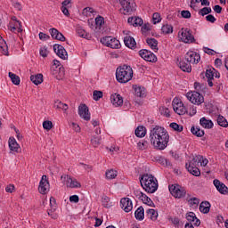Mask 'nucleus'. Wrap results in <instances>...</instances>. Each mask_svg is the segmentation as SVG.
I'll return each mask as SVG.
<instances>
[{
  "instance_id": "58",
  "label": "nucleus",
  "mask_w": 228,
  "mask_h": 228,
  "mask_svg": "<svg viewBox=\"0 0 228 228\" xmlns=\"http://www.w3.org/2000/svg\"><path fill=\"white\" fill-rule=\"evenodd\" d=\"M149 31H151V24H144L142 27V35H147V33H149Z\"/></svg>"
},
{
  "instance_id": "34",
  "label": "nucleus",
  "mask_w": 228,
  "mask_h": 228,
  "mask_svg": "<svg viewBox=\"0 0 228 228\" xmlns=\"http://www.w3.org/2000/svg\"><path fill=\"white\" fill-rule=\"evenodd\" d=\"M191 132L194 134V136H198V138H202V136H204V130L200 129V127L192 126L191 128Z\"/></svg>"
},
{
  "instance_id": "2",
  "label": "nucleus",
  "mask_w": 228,
  "mask_h": 228,
  "mask_svg": "<svg viewBox=\"0 0 228 228\" xmlns=\"http://www.w3.org/2000/svg\"><path fill=\"white\" fill-rule=\"evenodd\" d=\"M140 183L147 193H156L158 191V179L152 175H142L140 178Z\"/></svg>"
},
{
  "instance_id": "11",
  "label": "nucleus",
  "mask_w": 228,
  "mask_h": 228,
  "mask_svg": "<svg viewBox=\"0 0 228 228\" xmlns=\"http://www.w3.org/2000/svg\"><path fill=\"white\" fill-rule=\"evenodd\" d=\"M139 55L141 58H142V60H145V61H150L151 63H156L158 61V57H156V54L148 50H140Z\"/></svg>"
},
{
  "instance_id": "22",
  "label": "nucleus",
  "mask_w": 228,
  "mask_h": 228,
  "mask_svg": "<svg viewBox=\"0 0 228 228\" xmlns=\"http://www.w3.org/2000/svg\"><path fill=\"white\" fill-rule=\"evenodd\" d=\"M9 148L10 151H12V152H20V146L19 145V143L17 142V140H15V138L11 137L9 138Z\"/></svg>"
},
{
  "instance_id": "19",
  "label": "nucleus",
  "mask_w": 228,
  "mask_h": 228,
  "mask_svg": "<svg viewBox=\"0 0 228 228\" xmlns=\"http://www.w3.org/2000/svg\"><path fill=\"white\" fill-rule=\"evenodd\" d=\"M8 29L12 33H22V24L20 21H11L8 25Z\"/></svg>"
},
{
  "instance_id": "44",
  "label": "nucleus",
  "mask_w": 228,
  "mask_h": 228,
  "mask_svg": "<svg viewBox=\"0 0 228 228\" xmlns=\"http://www.w3.org/2000/svg\"><path fill=\"white\" fill-rule=\"evenodd\" d=\"M91 145H93V147H99V145H101V136H93L91 138Z\"/></svg>"
},
{
  "instance_id": "36",
  "label": "nucleus",
  "mask_w": 228,
  "mask_h": 228,
  "mask_svg": "<svg viewBox=\"0 0 228 228\" xmlns=\"http://www.w3.org/2000/svg\"><path fill=\"white\" fill-rule=\"evenodd\" d=\"M9 77L13 85H16V86L20 85V77H19V76L12 72H9Z\"/></svg>"
},
{
  "instance_id": "6",
  "label": "nucleus",
  "mask_w": 228,
  "mask_h": 228,
  "mask_svg": "<svg viewBox=\"0 0 228 228\" xmlns=\"http://www.w3.org/2000/svg\"><path fill=\"white\" fill-rule=\"evenodd\" d=\"M119 4H121L123 8L124 15L133 13L136 8V3H134V0H119Z\"/></svg>"
},
{
  "instance_id": "45",
  "label": "nucleus",
  "mask_w": 228,
  "mask_h": 228,
  "mask_svg": "<svg viewBox=\"0 0 228 228\" xmlns=\"http://www.w3.org/2000/svg\"><path fill=\"white\" fill-rule=\"evenodd\" d=\"M169 127H171V129H174V131H177V133H183V129H184V127L177 123H171L169 125Z\"/></svg>"
},
{
  "instance_id": "21",
  "label": "nucleus",
  "mask_w": 228,
  "mask_h": 228,
  "mask_svg": "<svg viewBox=\"0 0 228 228\" xmlns=\"http://www.w3.org/2000/svg\"><path fill=\"white\" fill-rule=\"evenodd\" d=\"M49 32H50L52 38H53L54 40H60L61 42H65V36H63V34H61V32H59L58 29L54 28H50Z\"/></svg>"
},
{
  "instance_id": "26",
  "label": "nucleus",
  "mask_w": 228,
  "mask_h": 228,
  "mask_svg": "<svg viewBox=\"0 0 228 228\" xmlns=\"http://www.w3.org/2000/svg\"><path fill=\"white\" fill-rule=\"evenodd\" d=\"M178 66L183 72H191V64L186 61V59L181 61Z\"/></svg>"
},
{
  "instance_id": "60",
  "label": "nucleus",
  "mask_w": 228,
  "mask_h": 228,
  "mask_svg": "<svg viewBox=\"0 0 228 228\" xmlns=\"http://www.w3.org/2000/svg\"><path fill=\"white\" fill-rule=\"evenodd\" d=\"M145 193L142 192L141 191L139 190H135L134 191V197H136V199H139V200H142V198L143 197Z\"/></svg>"
},
{
  "instance_id": "52",
  "label": "nucleus",
  "mask_w": 228,
  "mask_h": 228,
  "mask_svg": "<svg viewBox=\"0 0 228 228\" xmlns=\"http://www.w3.org/2000/svg\"><path fill=\"white\" fill-rule=\"evenodd\" d=\"M43 127L46 131H51L53 129V121H44Z\"/></svg>"
},
{
  "instance_id": "57",
  "label": "nucleus",
  "mask_w": 228,
  "mask_h": 228,
  "mask_svg": "<svg viewBox=\"0 0 228 228\" xmlns=\"http://www.w3.org/2000/svg\"><path fill=\"white\" fill-rule=\"evenodd\" d=\"M153 24H158V22H161V16L158 12H154L152 15Z\"/></svg>"
},
{
  "instance_id": "27",
  "label": "nucleus",
  "mask_w": 228,
  "mask_h": 228,
  "mask_svg": "<svg viewBox=\"0 0 228 228\" xmlns=\"http://www.w3.org/2000/svg\"><path fill=\"white\" fill-rule=\"evenodd\" d=\"M0 51L4 56H9L8 53V45H6V41L3 39V37L0 36Z\"/></svg>"
},
{
  "instance_id": "43",
  "label": "nucleus",
  "mask_w": 228,
  "mask_h": 228,
  "mask_svg": "<svg viewBox=\"0 0 228 228\" xmlns=\"http://www.w3.org/2000/svg\"><path fill=\"white\" fill-rule=\"evenodd\" d=\"M117 171L113 169L107 170L105 173L106 179H115L117 177Z\"/></svg>"
},
{
  "instance_id": "61",
  "label": "nucleus",
  "mask_w": 228,
  "mask_h": 228,
  "mask_svg": "<svg viewBox=\"0 0 228 228\" xmlns=\"http://www.w3.org/2000/svg\"><path fill=\"white\" fill-rule=\"evenodd\" d=\"M181 15L183 19H191V12H190V11H182Z\"/></svg>"
},
{
  "instance_id": "62",
  "label": "nucleus",
  "mask_w": 228,
  "mask_h": 228,
  "mask_svg": "<svg viewBox=\"0 0 228 228\" xmlns=\"http://www.w3.org/2000/svg\"><path fill=\"white\" fill-rule=\"evenodd\" d=\"M142 24H143V20H142L140 17H134V26H142Z\"/></svg>"
},
{
  "instance_id": "38",
  "label": "nucleus",
  "mask_w": 228,
  "mask_h": 228,
  "mask_svg": "<svg viewBox=\"0 0 228 228\" xmlns=\"http://www.w3.org/2000/svg\"><path fill=\"white\" fill-rule=\"evenodd\" d=\"M141 200H142V202H143V204H146V206H150L151 208H154V201H152V200H151V198H149L145 194L142 195V197L141 198Z\"/></svg>"
},
{
  "instance_id": "32",
  "label": "nucleus",
  "mask_w": 228,
  "mask_h": 228,
  "mask_svg": "<svg viewBox=\"0 0 228 228\" xmlns=\"http://www.w3.org/2000/svg\"><path fill=\"white\" fill-rule=\"evenodd\" d=\"M30 81L34 83V85H41V83L44 82V76L42 74H37V75H32L30 77Z\"/></svg>"
},
{
  "instance_id": "33",
  "label": "nucleus",
  "mask_w": 228,
  "mask_h": 228,
  "mask_svg": "<svg viewBox=\"0 0 228 228\" xmlns=\"http://www.w3.org/2000/svg\"><path fill=\"white\" fill-rule=\"evenodd\" d=\"M53 108H55V110H62L63 111H67L69 110V105L61 102L60 100H56L53 103Z\"/></svg>"
},
{
  "instance_id": "24",
  "label": "nucleus",
  "mask_w": 228,
  "mask_h": 228,
  "mask_svg": "<svg viewBox=\"0 0 228 228\" xmlns=\"http://www.w3.org/2000/svg\"><path fill=\"white\" fill-rule=\"evenodd\" d=\"M200 125L201 127H204V129H213V126H215L213 121L207 118L206 117H203L200 119Z\"/></svg>"
},
{
  "instance_id": "13",
  "label": "nucleus",
  "mask_w": 228,
  "mask_h": 228,
  "mask_svg": "<svg viewBox=\"0 0 228 228\" xmlns=\"http://www.w3.org/2000/svg\"><path fill=\"white\" fill-rule=\"evenodd\" d=\"M49 180H47V175H44L41 178V181L39 183L38 186V191L42 195H45V193L49 192Z\"/></svg>"
},
{
  "instance_id": "7",
  "label": "nucleus",
  "mask_w": 228,
  "mask_h": 228,
  "mask_svg": "<svg viewBox=\"0 0 228 228\" xmlns=\"http://www.w3.org/2000/svg\"><path fill=\"white\" fill-rule=\"evenodd\" d=\"M101 43L110 49H118L120 47V41L115 37H103L101 38Z\"/></svg>"
},
{
  "instance_id": "8",
  "label": "nucleus",
  "mask_w": 228,
  "mask_h": 228,
  "mask_svg": "<svg viewBox=\"0 0 228 228\" xmlns=\"http://www.w3.org/2000/svg\"><path fill=\"white\" fill-rule=\"evenodd\" d=\"M172 106L174 111L176 112L177 115H184L185 113H188V110H186L179 98H174Z\"/></svg>"
},
{
  "instance_id": "35",
  "label": "nucleus",
  "mask_w": 228,
  "mask_h": 228,
  "mask_svg": "<svg viewBox=\"0 0 228 228\" xmlns=\"http://www.w3.org/2000/svg\"><path fill=\"white\" fill-rule=\"evenodd\" d=\"M146 42L152 51H158V40L154 38H148Z\"/></svg>"
},
{
  "instance_id": "4",
  "label": "nucleus",
  "mask_w": 228,
  "mask_h": 228,
  "mask_svg": "<svg viewBox=\"0 0 228 228\" xmlns=\"http://www.w3.org/2000/svg\"><path fill=\"white\" fill-rule=\"evenodd\" d=\"M178 38L184 44H193L195 37L191 35L190 28H182L178 33Z\"/></svg>"
},
{
  "instance_id": "5",
  "label": "nucleus",
  "mask_w": 228,
  "mask_h": 228,
  "mask_svg": "<svg viewBox=\"0 0 228 228\" xmlns=\"http://www.w3.org/2000/svg\"><path fill=\"white\" fill-rule=\"evenodd\" d=\"M186 98L191 104H196V106H200V104L204 102V96L197 91L188 92L186 94Z\"/></svg>"
},
{
  "instance_id": "1",
  "label": "nucleus",
  "mask_w": 228,
  "mask_h": 228,
  "mask_svg": "<svg viewBox=\"0 0 228 228\" xmlns=\"http://www.w3.org/2000/svg\"><path fill=\"white\" fill-rule=\"evenodd\" d=\"M150 142L155 149L165 151L168 147L170 135L165 127L156 126L150 130Z\"/></svg>"
},
{
  "instance_id": "46",
  "label": "nucleus",
  "mask_w": 228,
  "mask_h": 228,
  "mask_svg": "<svg viewBox=\"0 0 228 228\" xmlns=\"http://www.w3.org/2000/svg\"><path fill=\"white\" fill-rule=\"evenodd\" d=\"M149 147V142L142 140L137 143V148L139 151H145V149H148Z\"/></svg>"
},
{
  "instance_id": "59",
  "label": "nucleus",
  "mask_w": 228,
  "mask_h": 228,
  "mask_svg": "<svg viewBox=\"0 0 228 228\" xmlns=\"http://www.w3.org/2000/svg\"><path fill=\"white\" fill-rule=\"evenodd\" d=\"M159 161L164 167H170V161H168V159H165L163 157H159Z\"/></svg>"
},
{
  "instance_id": "49",
  "label": "nucleus",
  "mask_w": 228,
  "mask_h": 228,
  "mask_svg": "<svg viewBox=\"0 0 228 228\" xmlns=\"http://www.w3.org/2000/svg\"><path fill=\"white\" fill-rule=\"evenodd\" d=\"M211 7H204L200 10L199 13L200 15H202V17H204V15H208V13H211Z\"/></svg>"
},
{
  "instance_id": "37",
  "label": "nucleus",
  "mask_w": 228,
  "mask_h": 228,
  "mask_svg": "<svg viewBox=\"0 0 228 228\" xmlns=\"http://www.w3.org/2000/svg\"><path fill=\"white\" fill-rule=\"evenodd\" d=\"M134 88L136 97H143L145 95V89L143 87L135 86Z\"/></svg>"
},
{
  "instance_id": "23",
  "label": "nucleus",
  "mask_w": 228,
  "mask_h": 228,
  "mask_svg": "<svg viewBox=\"0 0 228 228\" xmlns=\"http://www.w3.org/2000/svg\"><path fill=\"white\" fill-rule=\"evenodd\" d=\"M124 44L128 49H134V47H136V41L134 40V37L131 36H126L124 37Z\"/></svg>"
},
{
  "instance_id": "12",
  "label": "nucleus",
  "mask_w": 228,
  "mask_h": 228,
  "mask_svg": "<svg viewBox=\"0 0 228 228\" xmlns=\"http://www.w3.org/2000/svg\"><path fill=\"white\" fill-rule=\"evenodd\" d=\"M184 59L191 65H197L200 61V55L197 52L191 51L186 53Z\"/></svg>"
},
{
  "instance_id": "63",
  "label": "nucleus",
  "mask_w": 228,
  "mask_h": 228,
  "mask_svg": "<svg viewBox=\"0 0 228 228\" xmlns=\"http://www.w3.org/2000/svg\"><path fill=\"white\" fill-rule=\"evenodd\" d=\"M39 39L42 40L43 42H45V40H49V35L40 32L39 33Z\"/></svg>"
},
{
  "instance_id": "30",
  "label": "nucleus",
  "mask_w": 228,
  "mask_h": 228,
  "mask_svg": "<svg viewBox=\"0 0 228 228\" xmlns=\"http://www.w3.org/2000/svg\"><path fill=\"white\" fill-rule=\"evenodd\" d=\"M134 216L136 220H143L145 218V210L143 209V207H139L135 212H134Z\"/></svg>"
},
{
  "instance_id": "41",
  "label": "nucleus",
  "mask_w": 228,
  "mask_h": 228,
  "mask_svg": "<svg viewBox=\"0 0 228 228\" xmlns=\"http://www.w3.org/2000/svg\"><path fill=\"white\" fill-rule=\"evenodd\" d=\"M217 124L221 127H228L227 119L225 118H224V116H218V118H217Z\"/></svg>"
},
{
  "instance_id": "48",
  "label": "nucleus",
  "mask_w": 228,
  "mask_h": 228,
  "mask_svg": "<svg viewBox=\"0 0 228 228\" xmlns=\"http://www.w3.org/2000/svg\"><path fill=\"white\" fill-rule=\"evenodd\" d=\"M82 13L86 17H91L92 13H95V10H94V8H92V7H86L83 10Z\"/></svg>"
},
{
  "instance_id": "10",
  "label": "nucleus",
  "mask_w": 228,
  "mask_h": 228,
  "mask_svg": "<svg viewBox=\"0 0 228 228\" xmlns=\"http://www.w3.org/2000/svg\"><path fill=\"white\" fill-rule=\"evenodd\" d=\"M61 179L68 188H81V183L77 182V180L73 179L67 175L61 176Z\"/></svg>"
},
{
  "instance_id": "14",
  "label": "nucleus",
  "mask_w": 228,
  "mask_h": 228,
  "mask_svg": "<svg viewBox=\"0 0 228 228\" xmlns=\"http://www.w3.org/2000/svg\"><path fill=\"white\" fill-rule=\"evenodd\" d=\"M195 163L196 162H193L192 159L191 160H188V162H186L185 167L190 174L195 175V177H200V170L195 166Z\"/></svg>"
},
{
  "instance_id": "56",
  "label": "nucleus",
  "mask_w": 228,
  "mask_h": 228,
  "mask_svg": "<svg viewBox=\"0 0 228 228\" xmlns=\"http://www.w3.org/2000/svg\"><path fill=\"white\" fill-rule=\"evenodd\" d=\"M95 24H96L97 28H101V26H102V24H104V18L102 16L96 17Z\"/></svg>"
},
{
  "instance_id": "54",
  "label": "nucleus",
  "mask_w": 228,
  "mask_h": 228,
  "mask_svg": "<svg viewBox=\"0 0 228 228\" xmlns=\"http://www.w3.org/2000/svg\"><path fill=\"white\" fill-rule=\"evenodd\" d=\"M186 219L188 220V222H195V220H197V216H195V213L193 212H189L186 215Z\"/></svg>"
},
{
  "instance_id": "18",
  "label": "nucleus",
  "mask_w": 228,
  "mask_h": 228,
  "mask_svg": "<svg viewBox=\"0 0 228 228\" xmlns=\"http://www.w3.org/2000/svg\"><path fill=\"white\" fill-rule=\"evenodd\" d=\"M214 186H216L217 191L221 193V195H227L228 194V188L224 185V183L220 182L218 179H215L213 181Z\"/></svg>"
},
{
  "instance_id": "51",
  "label": "nucleus",
  "mask_w": 228,
  "mask_h": 228,
  "mask_svg": "<svg viewBox=\"0 0 228 228\" xmlns=\"http://www.w3.org/2000/svg\"><path fill=\"white\" fill-rule=\"evenodd\" d=\"M206 77L208 79H213L215 77V69H207Z\"/></svg>"
},
{
  "instance_id": "25",
  "label": "nucleus",
  "mask_w": 228,
  "mask_h": 228,
  "mask_svg": "<svg viewBox=\"0 0 228 228\" xmlns=\"http://www.w3.org/2000/svg\"><path fill=\"white\" fill-rule=\"evenodd\" d=\"M51 74L56 79H61L63 77V71H61V68H58L56 66L51 67Z\"/></svg>"
},
{
  "instance_id": "39",
  "label": "nucleus",
  "mask_w": 228,
  "mask_h": 228,
  "mask_svg": "<svg viewBox=\"0 0 228 228\" xmlns=\"http://www.w3.org/2000/svg\"><path fill=\"white\" fill-rule=\"evenodd\" d=\"M77 33L81 38H90V34L86 33V30L81 27L77 28Z\"/></svg>"
},
{
  "instance_id": "53",
  "label": "nucleus",
  "mask_w": 228,
  "mask_h": 228,
  "mask_svg": "<svg viewBox=\"0 0 228 228\" xmlns=\"http://www.w3.org/2000/svg\"><path fill=\"white\" fill-rule=\"evenodd\" d=\"M200 202V200H199L198 198H191L188 200V203L190 206H199Z\"/></svg>"
},
{
  "instance_id": "17",
  "label": "nucleus",
  "mask_w": 228,
  "mask_h": 228,
  "mask_svg": "<svg viewBox=\"0 0 228 228\" xmlns=\"http://www.w3.org/2000/svg\"><path fill=\"white\" fill-rule=\"evenodd\" d=\"M78 115L79 117L84 118V120H90V110H88V106H86V104L80 105L78 107Z\"/></svg>"
},
{
  "instance_id": "42",
  "label": "nucleus",
  "mask_w": 228,
  "mask_h": 228,
  "mask_svg": "<svg viewBox=\"0 0 228 228\" xmlns=\"http://www.w3.org/2000/svg\"><path fill=\"white\" fill-rule=\"evenodd\" d=\"M147 216L151 218V220H157L158 219V212L154 209L151 208L146 211Z\"/></svg>"
},
{
  "instance_id": "3",
  "label": "nucleus",
  "mask_w": 228,
  "mask_h": 228,
  "mask_svg": "<svg viewBox=\"0 0 228 228\" xmlns=\"http://www.w3.org/2000/svg\"><path fill=\"white\" fill-rule=\"evenodd\" d=\"M116 78L118 83H129L133 79V68L131 66H119L116 70Z\"/></svg>"
},
{
  "instance_id": "47",
  "label": "nucleus",
  "mask_w": 228,
  "mask_h": 228,
  "mask_svg": "<svg viewBox=\"0 0 228 228\" xmlns=\"http://www.w3.org/2000/svg\"><path fill=\"white\" fill-rule=\"evenodd\" d=\"M102 203L104 208H111V202H110V197L103 195L102 197Z\"/></svg>"
},
{
  "instance_id": "15",
  "label": "nucleus",
  "mask_w": 228,
  "mask_h": 228,
  "mask_svg": "<svg viewBox=\"0 0 228 228\" xmlns=\"http://www.w3.org/2000/svg\"><path fill=\"white\" fill-rule=\"evenodd\" d=\"M120 207L125 213H129V211L133 210V201L129 198H122Z\"/></svg>"
},
{
  "instance_id": "50",
  "label": "nucleus",
  "mask_w": 228,
  "mask_h": 228,
  "mask_svg": "<svg viewBox=\"0 0 228 228\" xmlns=\"http://www.w3.org/2000/svg\"><path fill=\"white\" fill-rule=\"evenodd\" d=\"M93 99L94 101H99V99H102V91H94Z\"/></svg>"
},
{
  "instance_id": "20",
  "label": "nucleus",
  "mask_w": 228,
  "mask_h": 228,
  "mask_svg": "<svg viewBox=\"0 0 228 228\" xmlns=\"http://www.w3.org/2000/svg\"><path fill=\"white\" fill-rule=\"evenodd\" d=\"M110 102L116 108H118V106H122V104H124V99L121 97L120 94H114L110 96Z\"/></svg>"
},
{
  "instance_id": "9",
  "label": "nucleus",
  "mask_w": 228,
  "mask_h": 228,
  "mask_svg": "<svg viewBox=\"0 0 228 228\" xmlns=\"http://www.w3.org/2000/svg\"><path fill=\"white\" fill-rule=\"evenodd\" d=\"M169 191L175 199H183L186 195V190L179 185H169Z\"/></svg>"
},
{
  "instance_id": "31",
  "label": "nucleus",
  "mask_w": 228,
  "mask_h": 228,
  "mask_svg": "<svg viewBox=\"0 0 228 228\" xmlns=\"http://www.w3.org/2000/svg\"><path fill=\"white\" fill-rule=\"evenodd\" d=\"M145 134H147V128H145V126H139L135 129V136H137V138H143Z\"/></svg>"
},
{
  "instance_id": "16",
  "label": "nucleus",
  "mask_w": 228,
  "mask_h": 228,
  "mask_svg": "<svg viewBox=\"0 0 228 228\" xmlns=\"http://www.w3.org/2000/svg\"><path fill=\"white\" fill-rule=\"evenodd\" d=\"M53 51L57 54V56H59V58H61V60H67L69 58L67 50H65V48L61 45H54Z\"/></svg>"
},
{
  "instance_id": "55",
  "label": "nucleus",
  "mask_w": 228,
  "mask_h": 228,
  "mask_svg": "<svg viewBox=\"0 0 228 228\" xmlns=\"http://www.w3.org/2000/svg\"><path fill=\"white\" fill-rule=\"evenodd\" d=\"M159 111L164 117H170V110L167 107H160Z\"/></svg>"
},
{
  "instance_id": "29",
  "label": "nucleus",
  "mask_w": 228,
  "mask_h": 228,
  "mask_svg": "<svg viewBox=\"0 0 228 228\" xmlns=\"http://www.w3.org/2000/svg\"><path fill=\"white\" fill-rule=\"evenodd\" d=\"M211 208V204L208 201H202L200 205V213H204V215L209 213V209Z\"/></svg>"
},
{
  "instance_id": "40",
  "label": "nucleus",
  "mask_w": 228,
  "mask_h": 228,
  "mask_svg": "<svg viewBox=\"0 0 228 228\" xmlns=\"http://www.w3.org/2000/svg\"><path fill=\"white\" fill-rule=\"evenodd\" d=\"M161 31H162V33H164L165 35H168V34H170V33H173V31H174V27H172V25H170V24H166V25L162 26Z\"/></svg>"
},
{
  "instance_id": "64",
  "label": "nucleus",
  "mask_w": 228,
  "mask_h": 228,
  "mask_svg": "<svg viewBox=\"0 0 228 228\" xmlns=\"http://www.w3.org/2000/svg\"><path fill=\"white\" fill-rule=\"evenodd\" d=\"M69 201L74 202V204H77V202H79V196H77V195L70 196Z\"/></svg>"
},
{
  "instance_id": "28",
  "label": "nucleus",
  "mask_w": 228,
  "mask_h": 228,
  "mask_svg": "<svg viewBox=\"0 0 228 228\" xmlns=\"http://www.w3.org/2000/svg\"><path fill=\"white\" fill-rule=\"evenodd\" d=\"M193 163H200L201 167H206L208 163H209V160L208 159H204V157L200 155H196L195 157H192Z\"/></svg>"
}]
</instances>
